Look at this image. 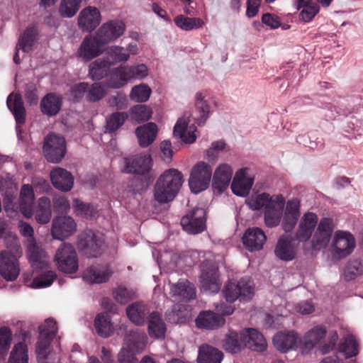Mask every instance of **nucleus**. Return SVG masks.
Wrapping results in <instances>:
<instances>
[{"label":"nucleus","mask_w":363,"mask_h":363,"mask_svg":"<svg viewBox=\"0 0 363 363\" xmlns=\"http://www.w3.org/2000/svg\"><path fill=\"white\" fill-rule=\"evenodd\" d=\"M247 168L238 170L232 182L231 189L233 194L240 196H247L253 184V179L247 176Z\"/></svg>","instance_id":"nucleus-24"},{"label":"nucleus","mask_w":363,"mask_h":363,"mask_svg":"<svg viewBox=\"0 0 363 363\" xmlns=\"http://www.w3.org/2000/svg\"><path fill=\"white\" fill-rule=\"evenodd\" d=\"M170 294L177 300H191L196 296L194 285L186 279H179L177 284H172Z\"/></svg>","instance_id":"nucleus-34"},{"label":"nucleus","mask_w":363,"mask_h":363,"mask_svg":"<svg viewBox=\"0 0 363 363\" xmlns=\"http://www.w3.org/2000/svg\"><path fill=\"white\" fill-rule=\"evenodd\" d=\"M125 30V25L118 20L104 23L96 32L98 40L104 46L120 38Z\"/></svg>","instance_id":"nucleus-11"},{"label":"nucleus","mask_w":363,"mask_h":363,"mask_svg":"<svg viewBox=\"0 0 363 363\" xmlns=\"http://www.w3.org/2000/svg\"><path fill=\"white\" fill-rule=\"evenodd\" d=\"M123 67L126 73L128 82L132 79H143L148 74L147 67L144 64Z\"/></svg>","instance_id":"nucleus-57"},{"label":"nucleus","mask_w":363,"mask_h":363,"mask_svg":"<svg viewBox=\"0 0 363 363\" xmlns=\"http://www.w3.org/2000/svg\"><path fill=\"white\" fill-rule=\"evenodd\" d=\"M82 0H62L59 13L63 18H72L79 10Z\"/></svg>","instance_id":"nucleus-50"},{"label":"nucleus","mask_w":363,"mask_h":363,"mask_svg":"<svg viewBox=\"0 0 363 363\" xmlns=\"http://www.w3.org/2000/svg\"><path fill=\"white\" fill-rule=\"evenodd\" d=\"M183 183L182 174L176 169H169L157 179L154 187V197L160 203L174 200Z\"/></svg>","instance_id":"nucleus-2"},{"label":"nucleus","mask_w":363,"mask_h":363,"mask_svg":"<svg viewBox=\"0 0 363 363\" xmlns=\"http://www.w3.org/2000/svg\"><path fill=\"white\" fill-rule=\"evenodd\" d=\"M101 20L99 10L96 7L87 6L79 13L78 25L83 31L91 32L100 24Z\"/></svg>","instance_id":"nucleus-18"},{"label":"nucleus","mask_w":363,"mask_h":363,"mask_svg":"<svg viewBox=\"0 0 363 363\" xmlns=\"http://www.w3.org/2000/svg\"><path fill=\"white\" fill-rule=\"evenodd\" d=\"M104 241L92 230H85L79 238L78 247L89 257H97L102 252Z\"/></svg>","instance_id":"nucleus-12"},{"label":"nucleus","mask_w":363,"mask_h":363,"mask_svg":"<svg viewBox=\"0 0 363 363\" xmlns=\"http://www.w3.org/2000/svg\"><path fill=\"white\" fill-rule=\"evenodd\" d=\"M326 328L322 325H318L308 331L305 337L306 347L311 349L318 344L326 335Z\"/></svg>","instance_id":"nucleus-51"},{"label":"nucleus","mask_w":363,"mask_h":363,"mask_svg":"<svg viewBox=\"0 0 363 363\" xmlns=\"http://www.w3.org/2000/svg\"><path fill=\"white\" fill-rule=\"evenodd\" d=\"M128 83L126 73L123 66H120L112 69L108 74L106 80V86L111 89H119Z\"/></svg>","instance_id":"nucleus-40"},{"label":"nucleus","mask_w":363,"mask_h":363,"mask_svg":"<svg viewBox=\"0 0 363 363\" xmlns=\"http://www.w3.org/2000/svg\"><path fill=\"white\" fill-rule=\"evenodd\" d=\"M205 96L201 92L196 94V116L194 117L199 125H203L208 119L210 113V106L207 101L204 100Z\"/></svg>","instance_id":"nucleus-43"},{"label":"nucleus","mask_w":363,"mask_h":363,"mask_svg":"<svg viewBox=\"0 0 363 363\" xmlns=\"http://www.w3.org/2000/svg\"><path fill=\"white\" fill-rule=\"evenodd\" d=\"M7 106L13 113L16 123V129L26 122V109L20 94H11L6 101Z\"/></svg>","instance_id":"nucleus-27"},{"label":"nucleus","mask_w":363,"mask_h":363,"mask_svg":"<svg viewBox=\"0 0 363 363\" xmlns=\"http://www.w3.org/2000/svg\"><path fill=\"white\" fill-rule=\"evenodd\" d=\"M151 92V89L147 84H141L133 87L130 97L136 102H145L149 99Z\"/></svg>","instance_id":"nucleus-58"},{"label":"nucleus","mask_w":363,"mask_h":363,"mask_svg":"<svg viewBox=\"0 0 363 363\" xmlns=\"http://www.w3.org/2000/svg\"><path fill=\"white\" fill-rule=\"evenodd\" d=\"M106 94L105 86L101 82L89 84L86 99L89 102H96L104 98Z\"/></svg>","instance_id":"nucleus-55"},{"label":"nucleus","mask_w":363,"mask_h":363,"mask_svg":"<svg viewBox=\"0 0 363 363\" xmlns=\"http://www.w3.org/2000/svg\"><path fill=\"white\" fill-rule=\"evenodd\" d=\"M181 225L186 232L199 234L206 229V211L203 208H195L184 216Z\"/></svg>","instance_id":"nucleus-10"},{"label":"nucleus","mask_w":363,"mask_h":363,"mask_svg":"<svg viewBox=\"0 0 363 363\" xmlns=\"http://www.w3.org/2000/svg\"><path fill=\"white\" fill-rule=\"evenodd\" d=\"M148 322V333L150 337L163 339L165 336L167 328L160 314L157 311H152L150 315Z\"/></svg>","instance_id":"nucleus-37"},{"label":"nucleus","mask_w":363,"mask_h":363,"mask_svg":"<svg viewBox=\"0 0 363 363\" xmlns=\"http://www.w3.org/2000/svg\"><path fill=\"white\" fill-rule=\"evenodd\" d=\"M29 252V260L34 270H43L48 268V262L42 258L35 245L30 247Z\"/></svg>","instance_id":"nucleus-60"},{"label":"nucleus","mask_w":363,"mask_h":363,"mask_svg":"<svg viewBox=\"0 0 363 363\" xmlns=\"http://www.w3.org/2000/svg\"><path fill=\"white\" fill-rule=\"evenodd\" d=\"M57 278V274L53 271H47L37 277L33 280V286L34 288H43L50 286Z\"/></svg>","instance_id":"nucleus-61"},{"label":"nucleus","mask_w":363,"mask_h":363,"mask_svg":"<svg viewBox=\"0 0 363 363\" xmlns=\"http://www.w3.org/2000/svg\"><path fill=\"white\" fill-rule=\"evenodd\" d=\"M9 363H28V347L23 342L14 345L9 357Z\"/></svg>","instance_id":"nucleus-53"},{"label":"nucleus","mask_w":363,"mask_h":363,"mask_svg":"<svg viewBox=\"0 0 363 363\" xmlns=\"http://www.w3.org/2000/svg\"><path fill=\"white\" fill-rule=\"evenodd\" d=\"M126 313L133 323L136 325H143L149 319L151 313L147 304L141 301H136L127 307Z\"/></svg>","instance_id":"nucleus-23"},{"label":"nucleus","mask_w":363,"mask_h":363,"mask_svg":"<svg viewBox=\"0 0 363 363\" xmlns=\"http://www.w3.org/2000/svg\"><path fill=\"white\" fill-rule=\"evenodd\" d=\"M147 337L139 329L128 330L124 337L127 348H122L118 355V363H138L135 353L141 352L145 347Z\"/></svg>","instance_id":"nucleus-3"},{"label":"nucleus","mask_w":363,"mask_h":363,"mask_svg":"<svg viewBox=\"0 0 363 363\" xmlns=\"http://www.w3.org/2000/svg\"><path fill=\"white\" fill-rule=\"evenodd\" d=\"M285 204V199L281 194L274 197V200L264 210V223L269 228L277 226L281 220Z\"/></svg>","instance_id":"nucleus-17"},{"label":"nucleus","mask_w":363,"mask_h":363,"mask_svg":"<svg viewBox=\"0 0 363 363\" xmlns=\"http://www.w3.org/2000/svg\"><path fill=\"white\" fill-rule=\"evenodd\" d=\"M339 350L344 353L347 359L357 356L359 349L355 337L352 335L345 337L339 344Z\"/></svg>","instance_id":"nucleus-47"},{"label":"nucleus","mask_w":363,"mask_h":363,"mask_svg":"<svg viewBox=\"0 0 363 363\" xmlns=\"http://www.w3.org/2000/svg\"><path fill=\"white\" fill-rule=\"evenodd\" d=\"M211 177L212 168L208 164L204 162L196 164L191 169L189 179L191 191L198 194L206 189L209 186Z\"/></svg>","instance_id":"nucleus-7"},{"label":"nucleus","mask_w":363,"mask_h":363,"mask_svg":"<svg viewBox=\"0 0 363 363\" xmlns=\"http://www.w3.org/2000/svg\"><path fill=\"white\" fill-rule=\"evenodd\" d=\"M55 261L59 270L66 274L75 273L79 267L77 252L69 243L60 245L56 251Z\"/></svg>","instance_id":"nucleus-6"},{"label":"nucleus","mask_w":363,"mask_h":363,"mask_svg":"<svg viewBox=\"0 0 363 363\" xmlns=\"http://www.w3.org/2000/svg\"><path fill=\"white\" fill-rule=\"evenodd\" d=\"M134 294L133 290H130L123 286H118L113 291L115 300L121 304H125L129 302L133 298Z\"/></svg>","instance_id":"nucleus-62"},{"label":"nucleus","mask_w":363,"mask_h":363,"mask_svg":"<svg viewBox=\"0 0 363 363\" xmlns=\"http://www.w3.org/2000/svg\"><path fill=\"white\" fill-rule=\"evenodd\" d=\"M223 347L227 352L234 354L246 347L245 330L240 333L230 330L224 340Z\"/></svg>","instance_id":"nucleus-36"},{"label":"nucleus","mask_w":363,"mask_h":363,"mask_svg":"<svg viewBox=\"0 0 363 363\" xmlns=\"http://www.w3.org/2000/svg\"><path fill=\"white\" fill-rule=\"evenodd\" d=\"M12 333L8 327L0 328V355L7 353L11 342Z\"/></svg>","instance_id":"nucleus-63"},{"label":"nucleus","mask_w":363,"mask_h":363,"mask_svg":"<svg viewBox=\"0 0 363 363\" xmlns=\"http://www.w3.org/2000/svg\"><path fill=\"white\" fill-rule=\"evenodd\" d=\"M43 152L48 162L59 163L66 154L65 138L55 133L48 135L44 140Z\"/></svg>","instance_id":"nucleus-8"},{"label":"nucleus","mask_w":363,"mask_h":363,"mask_svg":"<svg viewBox=\"0 0 363 363\" xmlns=\"http://www.w3.org/2000/svg\"><path fill=\"white\" fill-rule=\"evenodd\" d=\"M267 237L259 228H249L242 237L243 245L250 251H257L262 249Z\"/></svg>","instance_id":"nucleus-26"},{"label":"nucleus","mask_w":363,"mask_h":363,"mask_svg":"<svg viewBox=\"0 0 363 363\" xmlns=\"http://www.w3.org/2000/svg\"><path fill=\"white\" fill-rule=\"evenodd\" d=\"M16 255L10 250H3L0 252V274L6 281H13L19 275L20 268L18 262V256L21 252L19 248L16 250Z\"/></svg>","instance_id":"nucleus-9"},{"label":"nucleus","mask_w":363,"mask_h":363,"mask_svg":"<svg viewBox=\"0 0 363 363\" xmlns=\"http://www.w3.org/2000/svg\"><path fill=\"white\" fill-rule=\"evenodd\" d=\"M103 47L104 45L98 40L95 35L94 36L86 35L77 52V56L84 62H89L102 53Z\"/></svg>","instance_id":"nucleus-16"},{"label":"nucleus","mask_w":363,"mask_h":363,"mask_svg":"<svg viewBox=\"0 0 363 363\" xmlns=\"http://www.w3.org/2000/svg\"><path fill=\"white\" fill-rule=\"evenodd\" d=\"M89 83L79 82L73 84L70 88V95L72 100L75 102H79L83 97L86 95Z\"/></svg>","instance_id":"nucleus-64"},{"label":"nucleus","mask_w":363,"mask_h":363,"mask_svg":"<svg viewBox=\"0 0 363 363\" xmlns=\"http://www.w3.org/2000/svg\"><path fill=\"white\" fill-rule=\"evenodd\" d=\"M363 274V262L359 259L350 261L344 272L345 279L347 281L354 279Z\"/></svg>","instance_id":"nucleus-59"},{"label":"nucleus","mask_w":363,"mask_h":363,"mask_svg":"<svg viewBox=\"0 0 363 363\" xmlns=\"http://www.w3.org/2000/svg\"><path fill=\"white\" fill-rule=\"evenodd\" d=\"M318 223V217L313 213H306L301 218L296 236L301 242L308 240Z\"/></svg>","instance_id":"nucleus-29"},{"label":"nucleus","mask_w":363,"mask_h":363,"mask_svg":"<svg viewBox=\"0 0 363 363\" xmlns=\"http://www.w3.org/2000/svg\"><path fill=\"white\" fill-rule=\"evenodd\" d=\"M223 292L228 302L233 303L238 298L240 301H247L254 296L255 284L250 277L246 276L237 283H228Z\"/></svg>","instance_id":"nucleus-5"},{"label":"nucleus","mask_w":363,"mask_h":363,"mask_svg":"<svg viewBox=\"0 0 363 363\" xmlns=\"http://www.w3.org/2000/svg\"><path fill=\"white\" fill-rule=\"evenodd\" d=\"M233 169L227 164H222L218 166L214 172L213 177V188L214 191L220 194L228 186L232 179Z\"/></svg>","instance_id":"nucleus-21"},{"label":"nucleus","mask_w":363,"mask_h":363,"mask_svg":"<svg viewBox=\"0 0 363 363\" xmlns=\"http://www.w3.org/2000/svg\"><path fill=\"white\" fill-rule=\"evenodd\" d=\"M112 275L108 266L92 265L83 274V279L89 284H101L108 281Z\"/></svg>","instance_id":"nucleus-25"},{"label":"nucleus","mask_w":363,"mask_h":363,"mask_svg":"<svg viewBox=\"0 0 363 363\" xmlns=\"http://www.w3.org/2000/svg\"><path fill=\"white\" fill-rule=\"evenodd\" d=\"M244 330L246 337V347L257 352L266 350L267 341L262 333L254 328H246Z\"/></svg>","instance_id":"nucleus-39"},{"label":"nucleus","mask_w":363,"mask_h":363,"mask_svg":"<svg viewBox=\"0 0 363 363\" xmlns=\"http://www.w3.org/2000/svg\"><path fill=\"white\" fill-rule=\"evenodd\" d=\"M50 179L54 187L62 191H69L73 187V176L70 172L63 168H54L50 172Z\"/></svg>","instance_id":"nucleus-22"},{"label":"nucleus","mask_w":363,"mask_h":363,"mask_svg":"<svg viewBox=\"0 0 363 363\" xmlns=\"http://www.w3.org/2000/svg\"><path fill=\"white\" fill-rule=\"evenodd\" d=\"M274 200V198L271 196L267 193H262L255 196H252L248 198L245 203L249 208L253 211H259L267 207Z\"/></svg>","instance_id":"nucleus-45"},{"label":"nucleus","mask_w":363,"mask_h":363,"mask_svg":"<svg viewBox=\"0 0 363 363\" xmlns=\"http://www.w3.org/2000/svg\"><path fill=\"white\" fill-rule=\"evenodd\" d=\"M94 326L99 335L108 337L111 334V321L107 315L98 314L94 320Z\"/></svg>","instance_id":"nucleus-52"},{"label":"nucleus","mask_w":363,"mask_h":363,"mask_svg":"<svg viewBox=\"0 0 363 363\" xmlns=\"http://www.w3.org/2000/svg\"><path fill=\"white\" fill-rule=\"evenodd\" d=\"M62 98L55 93L47 94L40 101L41 112L48 116H55L61 110Z\"/></svg>","instance_id":"nucleus-32"},{"label":"nucleus","mask_w":363,"mask_h":363,"mask_svg":"<svg viewBox=\"0 0 363 363\" xmlns=\"http://www.w3.org/2000/svg\"><path fill=\"white\" fill-rule=\"evenodd\" d=\"M223 353L218 349L208 345L199 347V363H220L223 359Z\"/></svg>","instance_id":"nucleus-42"},{"label":"nucleus","mask_w":363,"mask_h":363,"mask_svg":"<svg viewBox=\"0 0 363 363\" xmlns=\"http://www.w3.org/2000/svg\"><path fill=\"white\" fill-rule=\"evenodd\" d=\"M300 203L297 199L289 200L286 203L282 228L285 232H291L297 223L300 216Z\"/></svg>","instance_id":"nucleus-31"},{"label":"nucleus","mask_w":363,"mask_h":363,"mask_svg":"<svg viewBox=\"0 0 363 363\" xmlns=\"http://www.w3.org/2000/svg\"><path fill=\"white\" fill-rule=\"evenodd\" d=\"M135 134L140 147H147L151 145L156 138L157 126L155 123H147L135 129Z\"/></svg>","instance_id":"nucleus-35"},{"label":"nucleus","mask_w":363,"mask_h":363,"mask_svg":"<svg viewBox=\"0 0 363 363\" xmlns=\"http://www.w3.org/2000/svg\"><path fill=\"white\" fill-rule=\"evenodd\" d=\"M299 342L298 336L294 331L278 333L273 337L274 347L284 353L290 350H296Z\"/></svg>","instance_id":"nucleus-28"},{"label":"nucleus","mask_w":363,"mask_h":363,"mask_svg":"<svg viewBox=\"0 0 363 363\" xmlns=\"http://www.w3.org/2000/svg\"><path fill=\"white\" fill-rule=\"evenodd\" d=\"M274 254L283 261H291L295 258L296 250L291 238L287 235L281 236L276 245Z\"/></svg>","instance_id":"nucleus-30"},{"label":"nucleus","mask_w":363,"mask_h":363,"mask_svg":"<svg viewBox=\"0 0 363 363\" xmlns=\"http://www.w3.org/2000/svg\"><path fill=\"white\" fill-rule=\"evenodd\" d=\"M333 247L340 257H346L352 253L355 247L354 238L349 232L337 230L335 233Z\"/></svg>","instance_id":"nucleus-19"},{"label":"nucleus","mask_w":363,"mask_h":363,"mask_svg":"<svg viewBox=\"0 0 363 363\" xmlns=\"http://www.w3.org/2000/svg\"><path fill=\"white\" fill-rule=\"evenodd\" d=\"M39 337L36 345V352L39 363H55L51 353L48 352L50 343L57 333L56 321L48 318L39 326Z\"/></svg>","instance_id":"nucleus-4"},{"label":"nucleus","mask_w":363,"mask_h":363,"mask_svg":"<svg viewBox=\"0 0 363 363\" xmlns=\"http://www.w3.org/2000/svg\"><path fill=\"white\" fill-rule=\"evenodd\" d=\"M76 228L77 224L70 216H57L52 220L51 234L55 239L62 240L72 235Z\"/></svg>","instance_id":"nucleus-15"},{"label":"nucleus","mask_w":363,"mask_h":363,"mask_svg":"<svg viewBox=\"0 0 363 363\" xmlns=\"http://www.w3.org/2000/svg\"><path fill=\"white\" fill-rule=\"evenodd\" d=\"M131 118L138 123L148 121L152 114L150 108L145 105H136L130 108Z\"/></svg>","instance_id":"nucleus-56"},{"label":"nucleus","mask_w":363,"mask_h":363,"mask_svg":"<svg viewBox=\"0 0 363 363\" xmlns=\"http://www.w3.org/2000/svg\"><path fill=\"white\" fill-rule=\"evenodd\" d=\"M121 170L123 173L142 176V179L133 188L134 192L145 190L148 184L153 180L150 175L152 166L151 156L148 154H138L124 157L120 162Z\"/></svg>","instance_id":"nucleus-1"},{"label":"nucleus","mask_w":363,"mask_h":363,"mask_svg":"<svg viewBox=\"0 0 363 363\" xmlns=\"http://www.w3.org/2000/svg\"><path fill=\"white\" fill-rule=\"evenodd\" d=\"M52 216L51 203L48 197L43 196L38 200V206L35 213V219L40 224L49 223Z\"/></svg>","instance_id":"nucleus-44"},{"label":"nucleus","mask_w":363,"mask_h":363,"mask_svg":"<svg viewBox=\"0 0 363 363\" xmlns=\"http://www.w3.org/2000/svg\"><path fill=\"white\" fill-rule=\"evenodd\" d=\"M174 23L179 28L189 31L201 28L204 22L200 18H189L184 15H179L174 19Z\"/></svg>","instance_id":"nucleus-46"},{"label":"nucleus","mask_w":363,"mask_h":363,"mask_svg":"<svg viewBox=\"0 0 363 363\" xmlns=\"http://www.w3.org/2000/svg\"><path fill=\"white\" fill-rule=\"evenodd\" d=\"M106 59L111 60V65L119 62H125L128 60L130 56L125 48L121 46H111L106 52Z\"/></svg>","instance_id":"nucleus-49"},{"label":"nucleus","mask_w":363,"mask_h":363,"mask_svg":"<svg viewBox=\"0 0 363 363\" xmlns=\"http://www.w3.org/2000/svg\"><path fill=\"white\" fill-rule=\"evenodd\" d=\"M225 318L211 311H201L195 323L198 328L206 330H216L225 324Z\"/></svg>","instance_id":"nucleus-20"},{"label":"nucleus","mask_w":363,"mask_h":363,"mask_svg":"<svg viewBox=\"0 0 363 363\" xmlns=\"http://www.w3.org/2000/svg\"><path fill=\"white\" fill-rule=\"evenodd\" d=\"M201 289L206 292L217 293L221 286L218 269L213 264H203L200 275Z\"/></svg>","instance_id":"nucleus-14"},{"label":"nucleus","mask_w":363,"mask_h":363,"mask_svg":"<svg viewBox=\"0 0 363 363\" xmlns=\"http://www.w3.org/2000/svg\"><path fill=\"white\" fill-rule=\"evenodd\" d=\"M111 66V62L106 57L97 59L89 65L88 76L94 81L107 77Z\"/></svg>","instance_id":"nucleus-38"},{"label":"nucleus","mask_w":363,"mask_h":363,"mask_svg":"<svg viewBox=\"0 0 363 363\" xmlns=\"http://www.w3.org/2000/svg\"><path fill=\"white\" fill-rule=\"evenodd\" d=\"M35 195L33 188L29 184H23L21 187L19 198V208L21 213L26 218L33 215Z\"/></svg>","instance_id":"nucleus-33"},{"label":"nucleus","mask_w":363,"mask_h":363,"mask_svg":"<svg viewBox=\"0 0 363 363\" xmlns=\"http://www.w3.org/2000/svg\"><path fill=\"white\" fill-rule=\"evenodd\" d=\"M38 35V29L35 26H28L21 35L17 47H19L24 52H30L37 40Z\"/></svg>","instance_id":"nucleus-41"},{"label":"nucleus","mask_w":363,"mask_h":363,"mask_svg":"<svg viewBox=\"0 0 363 363\" xmlns=\"http://www.w3.org/2000/svg\"><path fill=\"white\" fill-rule=\"evenodd\" d=\"M128 115L124 112H115L106 119V128L108 133H113L120 128L128 118Z\"/></svg>","instance_id":"nucleus-54"},{"label":"nucleus","mask_w":363,"mask_h":363,"mask_svg":"<svg viewBox=\"0 0 363 363\" xmlns=\"http://www.w3.org/2000/svg\"><path fill=\"white\" fill-rule=\"evenodd\" d=\"M187 125L184 119L179 118L174 127L173 134L181 138L185 143L191 144L195 142L196 137L194 131L186 133Z\"/></svg>","instance_id":"nucleus-48"},{"label":"nucleus","mask_w":363,"mask_h":363,"mask_svg":"<svg viewBox=\"0 0 363 363\" xmlns=\"http://www.w3.org/2000/svg\"><path fill=\"white\" fill-rule=\"evenodd\" d=\"M335 229V223L332 218H323L318 224L312 240L314 250H320L328 246Z\"/></svg>","instance_id":"nucleus-13"}]
</instances>
